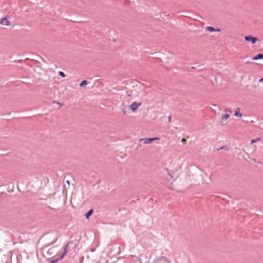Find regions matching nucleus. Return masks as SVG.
I'll return each instance as SVG.
<instances>
[{"mask_svg":"<svg viewBox=\"0 0 263 263\" xmlns=\"http://www.w3.org/2000/svg\"><path fill=\"white\" fill-rule=\"evenodd\" d=\"M88 84V82L86 80L82 81L80 83V86L81 87H84L85 86Z\"/></svg>","mask_w":263,"mask_h":263,"instance_id":"9b49d317","label":"nucleus"},{"mask_svg":"<svg viewBox=\"0 0 263 263\" xmlns=\"http://www.w3.org/2000/svg\"><path fill=\"white\" fill-rule=\"evenodd\" d=\"M93 210H90L87 213L85 214V217L87 219H88L90 215L92 214Z\"/></svg>","mask_w":263,"mask_h":263,"instance_id":"9d476101","label":"nucleus"},{"mask_svg":"<svg viewBox=\"0 0 263 263\" xmlns=\"http://www.w3.org/2000/svg\"><path fill=\"white\" fill-rule=\"evenodd\" d=\"M160 139L158 137H154L152 138H142L140 140L141 141H143L144 144H147L150 143L151 142L155 140H159Z\"/></svg>","mask_w":263,"mask_h":263,"instance_id":"7ed1b4c3","label":"nucleus"},{"mask_svg":"<svg viewBox=\"0 0 263 263\" xmlns=\"http://www.w3.org/2000/svg\"><path fill=\"white\" fill-rule=\"evenodd\" d=\"M122 112L123 113L124 115L126 114V111L125 109H122Z\"/></svg>","mask_w":263,"mask_h":263,"instance_id":"2eb2a0df","label":"nucleus"},{"mask_svg":"<svg viewBox=\"0 0 263 263\" xmlns=\"http://www.w3.org/2000/svg\"><path fill=\"white\" fill-rule=\"evenodd\" d=\"M230 117V115L228 114L222 115L221 117L220 124L223 126L227 125L228 124L227 120Z\"/></svg>","mask_w":263,"mask_h":263,"instance_id":"f03ea898","label":"nucleus"},{"mask_svg":"<svg viewBox=\"0 0 263 263\" xmlns=\"http://www.w3.org/2000/svg\"><path fill=\"white\" fill-rule=\"evenodd\" d=\"M260 140V139L259 138H257L256 139H253L251 140V143L253 144L254 143L256 142L257 141H259Z\"/></svg>","mask_w":263,"mask_h":263,"instance_id":"f8f14e48","label":"nucleus"},{"mask_svg":"<svg viewBox=\"0 0 263 263\" xmlns=\"http://www.w3.org/2000/svg\"><path fill=\"white\" fill-rule=\"evenodd\" d=\"M0 24L3 26H8L10 25V22L7 17H5L1 20Z\"/></svg>","mask_w":263,"mask_h":263,"instance_id":"423d86ee","label":"nucleus"},{"mask_svg":"<svg viewBox=\"0 0 263 263\" xmlns=\"http://www.w3.org/2000/svg\"><path fill=\"white\" fill-rule=\"evenodd\" d=\"M59 74L60 76H61L62 77H65L66 76L65 73L63 71H60Z\"/></svg>","mask_w":263,"mask_h":263,"instance_id":"4468645a","label":"nucleus"},{"mask_svg":"<svg viewBox=\"0 0 263 263\" xmlns=\"http://www.w3.org/2000/svg\"><path fill=\"white\" fill-rule=\"evenodd\" d=\"M234 115L240 118L242 117V114L240 112V109L239 108H237L235 110Z\"/></svg>","mask_w":263,"mask_h":263,"instance_id":"6e6552de","label":"nucleus"},{"mask_svg":"<svg viewBox=\"0 0 263 263\" xmlns=\"http://www.w3.org/2000/svg\"><path fill=\"white\" fill-rule=\"evenodd\" d=\"M135 98L142 99L145 96V93L143 91L140 90V91H137L133 94Z\"/></svg>","mask_w":263,"mask_h":263,"instance_id":"20e7f679","label":"nucleus"},{"mask_svg":"<svg viewBox=\"0 0 263 263\" xmlns=\"http://www.w3.org/2000/svg\"><path fill=\"white\" fill-rule=\"evenodd\" d=\"M259 82H260V83H263V78L260 79L259 80Z\"/></svg>","mask_w":263,"mask_h":263,"instance_id":"dca6fc26","label":"nucleus"},{"mask_svg":"<svg viewBox=\"0 0 263 263\" xmlns=\"http://www.w3.org/2000/svg\"><path fill=\"white\" fill-rule=\"evenodd\" d=\"M245 40L247 42H250L252 44H255L256 42L258 41V39L255 37L252 36H247L245 37Z\"/></svg>","mask_w":263,"mask_h":263,"instance_id":"39448f33","label":"nucleus"},{"mask_svg":"<svg viewBox=\"0 0 263 263\" xmlns=\"http://www.w3.org/2000/svg\"><path fill=\"white\" fill-rule=\"evenodd\" d=\"M205 30L210 32L218 31L220 32L221 30L220 29H215L213 27L208 26L205 27Z\"/></svg>","mask_w":263,"mask_h":263,"instance_id":"0eeeda50","label":"nucleus"},{"mask_svg":"<svg viewBox=\"0 0 263 263\" xmlns=\"http://www.w3.org/2000/svg\"><path fill=\"white\" fill-rule=\"evenodd\" d=\"M127 95H128V96H129V97H130V96H131V95H130V94H128Z\"/></svg>","mask_w":263,"mask_h":263,"instance_id":"a211bd4d","label":"nucleus"},{"mask_svg":"<svg viewBox=\"0 0 263 263\" xmlns=\"http://www.w3.org/2000/svg\"><path fill=\"white\" fill-rule=\"evenodd\" d=\"M67 246L65 248V250H64V252L63 253V254H62V256L60 257V259H62L63 258V257H64V256L67 253Z\"/></svg>","mask_w":263,"mask_h":263,"instance_id":"ddd939ff","label":"nucleus"},{"mask_svg":"<svg viewBox=\"0 0 263 263\" xmlns=\"http://www.w3.org/2000/svg\"><path fill=\"white\" fill-rule=\"evenodd\" d=\"M182 141L185 142V141H186V140L185 139H182Z\"/></svg>","mask_w":263,"mask_h":263,"instance_id":"f3484780","label":"nucleus"},{"mask_svg":"<svg viewBox=\"0 0 263 263\" xmlns=\"http://www.w3.org/2000/svg\"><path fill=\"white\" fill-rule=\"evenodd\" d=\"M142 105V103L141 102H134L130 106L129 108L132 111V112H134L136 111L138 108Z\"/></svg>","mask_w":263,"mask_h":263,"instance_id":"f257e3e1","label":"nucleus"},{"mask_svg":"<svg viewBox=\"0 0 263 263\" xmlns=\"http://www.w3.org/2000/svg\"><path fill=\"white\" fill-rule=\"evenodd\" d=\"M263 59V54H258L256 56L253 58V60H257L258 59Z\"/></svg>","mask_w":263,"mask_h":263,"instance_id":"1a4fd4ad","label":"nucleus"}]
</instances>
